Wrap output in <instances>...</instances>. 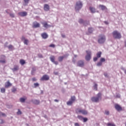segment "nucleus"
I'll list each match as a JSON object with an SVG mask.
<instances>
[{
  "instance_id": "obj_56",
  "label": "nucleus",
  "mask_w": 126,
  "mask_h": 126,
  "mask_svg": "<svg viewBox=\"0 0 126 126\" xmlns=\"http://www.w3.org/2000/svg\"><path fill=\"white\" fill-rule=\"evenodd\" d=\"M116 97H117V98H120V97H121V95H120V94H117V95H116Z\"/></svg>"
},
{
  "instance_id": "obj_7",
  "label": "nucleus",
  "mask_w": 126,
  "mask_h": 126,
  "mask_svg": "<svg viewBox=\"0 0 126 126\" xmlns=\"http://www.w3.org/2000/svg\"><path fill=\"white\" fill-rule=\"evenodd\" d=\"M55 57L54 56H51L50 57V60L51 62H52V63H54V64H56V65H57V64H59V62H58L57 61H55Z\"/></svg>"
},
{
  "instance_id": "obj_46",
  "label": "nucleus",
  "mask_w": 126,
  "mask_h": 126,
  "mask_svg": "<svg viewBox=\"0 0 126 126\" xmlns=\"http://www.w3.org/2000/svg\"><path fill=\"white\" fill-rule=\"evenodd\" d=\"M49 47H50L51 48H55V44H51L49 45Z\"/></svg>"
},
{
  "instance_id": "obj_32",
  "label": "nucleus",
  "mask_w": 126,
  "mask_h": 126,
  "mask_svg": "<svg viewBox=\"0 0 126 126\" xmlns=\"http://www.w3.org/2000/svg\"><path fill=\"white\" fill-rule=\"evenodd\" d=\"M100 62L101 63H105V62H106V59H105V58H100Z\"/></svg>"
},
{
  "instance_id": "obj_9",
  "label": "nucleus",
  "mask_w": 126,
  "mask_h": 126,
  "mask_svg": "<svg viewBox=\"0 0 126 126\" xmlns=\"http://www.w3.org/2000/svg\"><path fill=\"white\" fill-rule=\"evenodd\" d=\"M41 24L43 25V27H44V28H49L50 27H51V25L48 24V23H47V22L46 21H44L41 22Z\"/></svg>"
},
{
  "instance_id": "obj_61",
  "label": "nucleus",
  "mask_w": 126,
  "mask_h": 126,
  "mask_svg": "<svg viewBox=\"0 0 126 126\" xmlns=\"http://www.w3.org/2000/svg\"><path fill=\"white\" fill-rule=\"evenodd\" d=\"M124 73H125V74H126V70H125V71H124Z\"/></svg>"
},
{
  "instance_id": "obj_1",
  "label": "nucleus",
  "mask_w": 126,
  "mask_h": 126,
  "mask_svg": "<svg viewBox=\"0 0 126 126\" xmlns=\"http://www.w3.org/2000/svg\"><path fill=\"white\" fill-rule=\"evenodd\" d=\"M83 6V3L81 1H77L75 5V10L77 12L79 11Z\"/></svg>"
},
{
  "instance_id": "obj_41",
  "label": "nucleus",
  "mask_w": 126,
  "mask_h": 126,
  "mask_svg": "<svg viewBox=\"0 0 126 126\" xmlns=\"http://www.w3.org/2000/svg\"><path fill=\"white\" fill-rule=\"evenodd\" d=\"M83 120L84 123H86V122L88 121V119H87V118H83Z\"/></svg>"
},
{
  "instance_id": "obj_40",
  "label": "nucleus",
  "mask_w": 126,
  "mask_h": 126,
  "mask_svg": "<svg viewBox=\"0 0 126 126\" xmlns=\"http://www.w3.org/2000/svg\"><path fill=\"white\" fill-rule=\"evenodd\" d=\"M102 63L99 61V62H98L96 64L97 66H101L102 65Z\"/></svg>"
},
{
  "instance_id": "obj_2",
  "label": "nucleus",
  "mask_w": 126,
  "mask_h": 126,
  "mask_svg": "<svg viewBox=\"0 0 126 126\" xmlns=\"http://www.w3.org/2000/svg\"><path fill=\"white\" fill-rule=\"evenodd\" d=\"M112 35L114 39H121L122 38L121 33L119 32L118 31H114L112 32Z\"/></svg>"
},
{
  "instance_id": "obj_55",
  "label": "nucleus",
  "mask_w": 126,
  "mask_h": 126,
  "mask_svg": "<svg viewBox=\"0 0 126 126\" xmlns=\"http://www.w3.org/2000/svg\"><path fill=\"white\" fill-rule=\"evenodd\" d=\"M38 57L39 58H43V56L41 54H38Z\"/></svg>"
},
{
  "instance_id": "obj_16",
  "label": "nucleus",
  "mask_w": 126,
  "mask_h": 126,
  "mask_svg": "<svg viewBox=\"0 0 126 126\" xmlns=\"http://www.w3.org/2000/svg\"><path fill=\"white\" fill-rule=\"evenodd\" d=\"M22 41H24V44L25 45H28V43H29V40L26 39L24 36L22 37Z\"/></svg>"
},
{
  "instance_id": "obj_27",
  "label": "nucleus",
  "mask_w": 126,
  "mask_h": 126,
  "mask_svg": "<svg viewBox=\"0 0 126 126\" xmlns=\"http://www.w3.org/2000/svg\"><path fill=\"white\" fill-rule=\"evenodd\" d=\"M20 63L22 65H23L25 63V61L23 60H20Z\"/></svg>"
},
{
  "instance_id": "obj_6",
  "label": "nucleus",
  "mask_w": 126,
  "mask_h": 126,
  "mask_svg": "<svg viewBox=\"0 0 126 126\" xmlns=\"http://www.w3.org/2000/svg\"><path fill=\"white\" fill-rule=\"evenodd\" d=\"M77 114H82V115H87L88 114V112L87 110L85 109H78V111H77Z\"/></svg>"
},
{
  "instance_id": "obj_50",
  "label": "nucleus",
  "mask_w": 126,
  "mask_h": 126,
  "mask_svg": "<svg viewBox=\"0 0 126 126\" xmlns=\"http://www.w3.org/2000/svg\"><path fill=\"white\" fill-rule=\"evenodd\" d=\"M104 75L105 77H108V73H104Z\"/></svg>"
},
{
  "instance_id": "obj_25",
  "label": "nucleus",
  "mask_w": 126,
  "mask_h": 126,
  "mask_svg": "<svg viewBox=\"0 0 126 126\" xmlns=\"http://www.w3.org/2000/svg\"><path fill=\"white\" fill-rule=\"evenodd\" d=\"M26 100V98L21 97L20 98V102H21V103H24Z\"/></svg>"
},
{
  "instance_id": "obj_10",
  "label": "nucleus",
  "mask_w": 126,
  "mask_h": 126,
  "mask_svg": "<svg viewBox=\"0 0 126 126\" xmlns=\"http://www.w3.org/2000/svg\"><path fill=\"white\" fill-rule=\"evenodd\" d=\"M0 63H5V56L1 55L0 58Z\"/></svg>"
},
{
  "instance_id": "obj_8",
  "label": "nucleus",
  "mask_w": 126,
  "mask_h": 126,
  "mask_svg": "<svg viewBox=\"0 0 126 126\" xmlns=\"http://www.w3.org/2000/svg\"><path fill=\"white\" fill-rule=\"evenodd\" d=\"M79 23H80V24H83V25H84L85 26H87V25H88V24H89V22L84 21L82 20V19H80L79 20Z\"/></svg>"
},
{
  "instance_id": "obj_13",
  "label": "nucleus",
  "mask_w": 126,
  "mask_h": 126,
  "mask_svg": "<svg viewBox=\"0 0 126 126\" xmlns=\"http://www.w3.org/2000/svg\"><path fill=\"white\" fill-rule=\"evenodd\" d=\"M18 14L19 15H20V16H21L22 17H24L25 16H27V12L26 11L19 12L18 13Z\"/></svg>"
},
{
  "instance_id": "obj_36",
  "label": "nucleus",
  "mask_w": 126,
  "mask_h": 126,
  "mask_svg": "<svg viewBox=\"0 0 126 126\" xmlns=\"http://www.w3.org/2000/svg\"><path fill=\"white\" fill-rule=\"evenodd\" d=\"M88 32H89V33H91L92 32H93V28H89Z\"/></svg>"
},
{
  "instance_id": "obj_53",
  "label": "nucleus",
  "mask_w": 126,
  "mask_h": 126,
  "mask_svg": "<svg viewBox=\"0 0 126 126\" xmlns=\"http://www.w3.org/2000/svg\"><path fill=\"white\" fill-rule=\"evenodd\" d=\"M75 126H79V124L77 123H76L74 124Z\"/></svg>"
},
{
  "instance_id": "obj_57",
  "label": "nucleus",
  "mask_w": 126,
  "mask_h": 126,
  "mask_svg": "<svg viewBox=\"0 0 126 126\" xmlns=\"http://www.w3.org/2000/svg\"><path fill=\"white\" fill-rule=\"evenodd\" d=\"M121 69H122V70H123L124 71H125V70H126V69H125V68H124L123 67H121Z\"/></svg>"
},
{
  "instance_id": "obj_15",
  "label": "nucleus",
  "mask_w": 126,
  "mask_h": 126,
  "mask_svg": "<svg viewBox=\"0 0 126 126\" xmlns=\"http://www.w3.org/2000/svg\"><path fill=\"white\" fill-rule=\"evenodd\" d=\"M50 79V77L48 76V75H44L40 79V80H49Z\"/></svg>"
},
{
  "instance_id": "obj_30",
  "label": "nucleus",
  "mask_w": 126,
  "mask_h": 126,
  "mask_svg": "<svg viewBox=\"0 0 126 126\" xmlns=\"http://www.w3.org/2000/svg\"><path fill=\"white\" fill-rule=\"evenodd\" d=\"M77 57V55H74V58H73V60H72V62L73 63H75L76 62V60L75 59H76Z\"/></svg>"
},
{
  "instance_id": "obj_59",
  "label": "nucleus",
  "mask_w": 126,
  "mask_h": 126,
  "mask_svg": "<svg viewBox=\"0 0 126 126\" xmlns=\"http://www.w3.org/2000/svg\"><path fill=\"white\" fill-rule=\"evenodd\" d=\"M104 23H105V24H106V25L108 24V22H107V21H105Z\"/></svg>"
},
{
  "instance_id": "obj_11",
  "label": "nucleus",
  "mask_w": 126,
  "mask_h": 126,
  "mask_svg": "<svg viewBox=\"0 0 126 126\" xmlns=\"http://www.w3.org/2000/svg\"><path fill=\"white\" fill-rule=\"evenodd\" d=\"M69 55L68 54H65L64 55H63V56H60L58 58V61L59 62H63V59H64V58H67V57H68Z\"/></svg>"
},
{
  "instance_id": "obj_18",
  "label": "nucleus",
  "mask_w": 126,
  "mask_h": 126,
  "mask_svg": "<svg viewBox=\"0 0 126 126\" xmlns=\"http://www.w3.org/2000/svg\"><path fill=\"white\" fill-rule=\"evenodd\" d=\"M44 9L45 10V11H49V10H50V6H49V5L47 4H44Z\"/></svg>"
},
{
  "instance_id": "obj_43",
  "label": "nucleus",
  "mask_w": 126,
  "mask_h": 126,
  "mask_svg": "<svg viewBox=\"0 0 126 126\" xmlns=\"http://www.w3.org/2000/svg\"><path fill=\"white\" fill-rule=\"evenodd\" d=\"M8 48L9 50H11L13 48V46L12 45H10L8 46Z\"/></svg>"
},
{
  "instance_id": "obj_49",
  "label": "nucleus",
  "mask_w": 126,
  "mask_h": 126,
  "mask_svg": "<svg viewBox=\"0 0 126 126\" xmlns=\"http://www.w3.org/2000/svg\"><path fill=\"white\" fill-rule=\"evenodd\" d=\"M54 74L55 75H58V74H59V72H58L54 71Z\"/></svg>"
},
{
  "instance_id": "obj_38",
  "label": "nucleus",
  "mask_w": 126,
  "mask_h": 126,
  "mask_svg": "<svg viewBox=\"0 0 126 126\" xmlns=\"http://www.w3.org/2000/svg\"><path fill=\"white\" fill-rule=\"evenodd\" d=\"M34 88H36V87H38V86H39V83H35L33 84Z\"/></svg>"
},
{
  "instance_id": "obj_14",
  "label": "nucleus",
  "mask_w": 126,
  "mask_h": 126,
  "mask_svg": "<svg viewBox=\"0 0 126 126\" xmlns=\"http://www.w3.org/2000/svg\"><path fill=\"white\" fill-rule=\"evenodd\" d=\"M77 66H80V67H82L84 65V62L83 61H79L77 63Z\"/></svg>"
},
{
  "instance_id": "obj_51",
  "label": "nucleus",
  "mask_w": 126,
  "mask_h": 126,
  "mask_svg": "<svg viewBox=\"0 0 126 126\" xmlns=\"http://www.w3.org/2000/svg\"><path fill=\"white\" fill-rule=\"evenodd\" d=\"M32 81H36L37 79H36V78H32Z\"/></svg>"
},
{
  "instance_id": "obj_44",
  "label": "nucleus",
  "mask_w": 126,
  "mask_h": 126,
  "mask_svg": "<svg viewBox=\"0 0 126 126\" xmlns=\"http://www.w3.org/2000/svg\"><path fill=\"white\" fill-rule=\"evenodd\" d=\"M16 91V89L15 88H13L12 89V92L14 93V92H15Z\"/></svg>"
},
{
  "instance_id": "obj_37",
  "label": "nucleus",
  "mask_w": 126,
  "mask_h": 126,
  "mask_svg": "<svg viewBox=\"0 0 126 126\" xmlns=\"http://www.w3.org/2000/svg\"><path fill=\"white\" fill-rule=\"evenodd\" d=\"M107 126H116V125H115V124H112V123H107Z\"/></svg>"
},
{
  "instance_id": "obj_35",
  "label": "nucleus",
  "mask_w": 126,
  "mask_h": 126,
  "mask_svg": "<svg viewBox=\"0 0 126 126\" xmlns=\"http://www.w3.org/2000/svg\"><path fill=\"white\" fill-rule=\"evenodd\" d=\"M105 115H106L107 116H109L110 115V112L108 110H105L104 112Z\"/></svg>"
},
{
  "instance_id": "obj_31",
  "label": "nucleus",
  "mask_w": 126,
  "mask_h": 126,
  "mask_svg": "<svg viewBox=\"0 0 126 126\" xmlns=\"http://www.w3.org/2000/svg\"><path fill=\"white\" fill-rule=\"evenodd\" d=\"M97 87H98V85L96 83H94V90L97 91Z\"/></svg>"
},
{
  "instance_id": "obj_21",
  "label": "nucleus",
  "mask_w": 126,
  "mask_h": 126,
  "mask_svg": "<svg viewBox=\"0 0 126 126\" xmlns=\"http://www.w3.org/2000/svg\"><path fill=\"white\" fill-rule=\"evenodd\" d=\"M18 69H19V66H17V65H15L14 66L13 68H12V70L13 71H16L17 70H18Z\"/></svg>"
},
{
  "instance_id": "obj_29",
  "label": "nucleus",
  "mask_w": 126,
  "mask_h": 126,
  "mask_svg": "<svg viewBox=\"0 0 126 126\" xmlns=\"http://www.w3.org/2000/svg\"><path fill=\"white\" fill-rule=\"evenodd\" d=\"M72 103L73 102L71 100H70L67 102V105H68V106H71V105L72 104Z\"/></svg>"
},
{
  "instance_id": "obj_34",
  "label": "nucleus",
  "mask_w": 126,
  "mask_h": 126,
  "mask_svg": "<svg viewBox=\"0 0 126 126\" xmlns=\"http://www.w3.org/2000/svg\"><path fill=\"white\" fill-rule=\"evenodd\" d=\"M0 92L1 93H5V89L2 88L0 89Z\"/></svg>"
},
{
  "instance_id": "obj_60",
  "label": "nucleus",
  "mask_w": 126,
  "mask_h": 126,
  "mask_svg": "<svg viewBox=\"0 0 126 126\" xmlns=\"http://www.w3.org/2000/svg\"><path fill=\"white\" fill-rule=\"evenodd\" d=\"M54 101L55 102H59V100L58 99H55Z\"/></svg>"
},
{
  "instance_id": "obj_58",
  "label": "nucleus",
  "mask_w": 126,
  "mask_h": 126,
  "mask_svg": "<svg viewBox=\"0 0 126 126\" xmlns=\"http://www.w3.org/2000/svg\"><path fill=\"white\" fill-rule=\"evenodd\" d=\"M62 36L63 38H65V35L62 34Z\"/></svg>"
},
{
  "instance_id": "obj_24",
  "label": "nucleus",
  "mask_w": 126,
  "mask_h": 126,
  "mask_svg": "<svg viewBox=\"0 0 126 126\" xmlns=\"http://www.w3.org/2000/svg\"><path fill=\"white\" fill-rule=\"evenodd\" d=\"M99 7H100L101 10H105V9H107V7L104 5H99Z\"/></svg>"
},
{
  "instance_id": "obj_54",
  "label": "nucleus",
  "mask_w": 126,
  "mask_h": 126,
  "mask_svg": "<svg viewBox=\"0 0 126 126\" xmlns=\"http://www.w3.org/2000/svg\"><path fill=\"white\" fill-rule=\"evenodd\" d=\"M24 1L26 3H28V1H29V0H24Z\"/></svg>"
},
{
  "instance_id": "obj_12",
  "label": "nucleus",
  "mask_w": 126,
  "mask_h": 126,
  "mask_svg": "<svg viewBox=\"0 0 126 126\" xmlns=\"http://www.w3.org/2000/svg\"><path fill=\"white\" fill-rule=\"evenodd\" d=\"M40 26V25L39 23L37 22H34L33 23V26H32L33 28H39Z\"/></svg>"
},
{
  "instance_id": "obj_52",
  "label": "nucleus",
  "mask_w": 126,
  "mask_h": 126,
  "mask_svg": "<svg viewBox=\"0 0 126 126\" xmlns=\"http://www.w3.org/2000/svg\"><path fill=\"white\" fill-rule=\"evenodd\" d=\"M0 124H3V120L2 119H0Z\"/></svg>"
},
{
  "instance_id": "obj_17",
  "label": "nucleus",
  "mask_w": 126,
  "mask_h": 126,
  "mask_svg": "<svg viewBox=\"0 0 126 126\" xmlns=\"http://www.w3.org/2000/svg\"><path fill=\"white\" fill-rule=\"evenodd\" d=\"M115 108L117 111H122L123 110V108L119 104H116L115 106Z\"/></svg>"
},
{
  "instance_id": "obj_4",
  "label": "nucleus",
  "mask_w": 126,
  "mask_h": 126,
  "mask_svg": "<svg viewBox=\"0 0 126 126\" xmlns=\"http://www.w3.org/2000/svg\"><path fill=\"white\" fill-rule=\"evenodd\" d=\"M99 99H101V93H98L97 94V96H94L92 97L91 100L92 102H94L95 103H96L99 101Z\"/></svg>"
},
{
  "instance_id": "obj_39",
  "label": "nucleus",
  "mask_w": 126,
  "mask_h": 126,
  "mask_svg": "<svg viewBox=\"0 0 126 126\" xmlns=\"http://www.w3.org/2000/svg\"><path fill=\"white\" fill-rule=\"evenodd\" d=\"M70 100L73 102L74 101H75V96H72Z\"/></svg>"
},
{
  "instance_id": "obj_22",
  "label": "nucleus",
  "mask_w": 126,
  "mask_h": 126,
  "mask_svg": "<svg viewBox=\"0 0 126 126\" xmlns=\"http://www.w3.org/2000/svg\"><path fill=\"white\" fill-rule=\"evenodd\" d=\"M90 10H91L92 13H95V12H96V9H95V8L93 7H90Z\"/></svg>"
},
{
  "instance_id": "obj_33",
  "label": "nucleus",
  "mask_w": 126,
  "mask_h": 126,
  "mask_svg": "<svg viewBox=\"0 0 126 126\" xmlns=\"http://www.w3.org/2000/svg\"><path fill=\"white\" fill-rule=\"evenodd\" d=\"M6 117V115L5 114L0 111V117Z\"/></svg>"
},
{
  "instance_id": "obj_47",
  "label": "nucleus",
  "mask_w": 126,
  "mask_h": 126,
  "mask_svg": "<svg viewBox=\"0 0 126 126\" xmlns=\"http://www.w3.org/2000/svg\"><path fill=\"white\" fill-rule=\"evenodd\" d=\"M97 60H98V58L97 57L94 58V62H97Z\"/></svg>"
},
{
  "instance_id": "obj_48",
  "label": "nucleus",
  "mask_w": 126,
  "mask_h": 126,
  "mask_svg": "<svg viewBox=\"0 0 126 126\" xmlns=\"http://www.w3.org/2000/svg\"><path fill=\"white\" fill-rule=\"evenodd\" d=\"M9 15L11 17H14V14L13 13H10Z\"/></svg>"
},
{
  "instance_id": "obj_3",
  "label": "nucleus",
  "mask_w": 126,
  "mask_h": 126,
  "mask_svg": "<svg viewBox=\"0 0 126 126\" xmlns=\"http://www.w3.org/2000/svg\"><path fill=\"white\" fill-rule=\"evenodd\" d=\"M106 41V36L104 34H101L99 36L98 42L99 44H104Z\"/></svg>"
},
{
  "instance_id": "obj_20",
  "label": "nucleus",
  "mask_w": 126,
  "mask_h": 126,
  "mask_svg": "<svg viewBox=\"0 0 126 126\" xmlns=\"http://www.w3.org/2000/svg\"><path fill=\"white\" fill-rule=\"evenodd\" d=\"M12 84L9 82V81H7L5 83V88H8L9 86H11Z\"/></svg>"
},
{
  "instance_id": "obj_42",
  "label": "nucleus",
  "mask_w": 126,
  "mask_h": 126,
  "mask_svg": "<svg viewBox=\"0 0 126 126\" xmlns=\"http://www.w3.org/2000/svg\"><path fill=\"white\" fill-rule=\"evenodd\" d=\"M78 119H79V120H83V117L80 115H78L77 116Z\"/></svg>"
},
{
  "instance_id": "obj_63",
  "label": "nucleus",
  "mask_w": 126,
  "mask_h": 126,
  "mask_svg": "<svg viewBox=\"0 0 126 126\" xmlns=\"http://www.w3.org/2000/svg\"><path fill=\"white\" fill-rule=\"evenodd\" d=\"M65 84H66V83H65Z\"/></svg>"
},
{
  "instance_id": "obj_19",
  "label": "nucleus",
  "mask_w": 126,
  "mask_h": 126,
  "mask_svg": "<svg viewBox=\"0 0 126 126\" xmlns=\"http://www.w3.org/2000/svg\"><path fill=\"white\" fill-rule=\"evenodd\" d=\"M41 37L43 39H47L48 38V34L46 32L42 33L41 34Z\"/></svg>"
},
{
  "instance_id": "obj_28",
  "label": "nucleus",
  "mask_w": 126,
  "mask_h": 126,
  "mask_svg": "<svg viewBox=\"0 0 126 126\" xmlns=\"http://www.w3.org/2000/svg\"><path fill=\"white\" fill-rule=\"evenodd\" d=\"M35 71H36V68H32L31 72L32 75H34V73H35Z\"/></svg>"
},
{
  "instance_id": "obj_45",
  "label": "nucleus",
  "mask_w": 126,
  "mask_h": 126,
  "mask_svg": "<svg viewBox=\"0 0 126 126\" xmlns=\"http://www.w3.org/2000/svg\"><path fill=\"white\" fill-rule=\"evenodd\" d=\"M17 115H21V111L20 110H18V111L17 112Z\"/></svg>"
},
{
  "instance_id": "obj_23",
  "label": "nucleus",
  "mask_w": 126,
  "mask_h": 126,
  "mask_svg": "<svg viewBox=\"0 0 126 126\" xmlns=\"http://www.w3.org/2000/svg\"><path fill=\"white\" fill-rule=\"evenodd\" d=\"M32 103H33V104H35V105H38L39 103H40V101L37 99H33L32 100Z\"/></svg>"
},
{
  "instance_id": "obj_26",
  "label": "nucleus",
  "mask_w": 126,
  "mask_h": 126,
  "mask_svg": "<svg viewBox=\"0 0 126 126\" xmlns=\"http://www.w3.org/2000/svg\"><path fill=\"white\" fill-rule=\"evenodd\" d=\"M101 55H102V52H98L96 54V57H97V58H101Z\"/></svg>"
},
{
  "instance_id": "obj_5",
  "label": "nucleus",
  "mask_w": 126,
  "mask_h": 126,
  "mask_svg": "<svg viewBox=\"0 0 126 126\" xmlns=\"http://www.w3.org/2000/svg\"><path fill=\"white\" fill-rule=\"evenodd\" d=\"M87 55L85 57L86 60L89 61L91 60V51L88 50L86 51Z\"/></svg>"
},
{
  "instance_id": "obj_62",
  "label": "nucleus",
  "mask_w": 126,
  "mask_h": 126,
  "mask_svg": "<svg viewBox=\"0 0 126 126\" xmlns=\"http://www.w3.org/2000/svg\"><path fill=\"white\" fill-rule=\"evenodd\" d=\"M125 46L126 47V40H125Z\"/></svg>"
}]
</instances>
